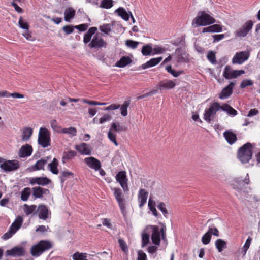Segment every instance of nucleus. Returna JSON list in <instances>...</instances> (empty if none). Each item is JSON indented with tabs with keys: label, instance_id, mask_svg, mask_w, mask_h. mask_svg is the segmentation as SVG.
Segmentation results:
<instances>
[{
	"label": "nucleus",
	"instance_id": "37",
	"mask_svg": "<svg viewBox=\"0 0 260 260\" xmlns=\"http://www.w3.org/2000/svg\"><path fill=\"white\" fill-rule=\"evenodd\" d=\"M176 53L177 54V59L179 62H186L187 59V55L186 53L181 52L180 49H177L175 51Z\"/></svg>",
	"mask_w": 260,
	"mask_h": 260
},
{
	"label": "nucleus",
	"instance_id": "5",
	"mask_svg": "<svg viewBox=\"0 0 260 260\" xmlns=\"http://www.w3.org/2000/svg\"><path fill=\"white\" fill-rule=\"evenodd\" d=\"M111 190L113 191V195L118 203L121 213L124 215L125 213L126 209V201L124 198V195L123 194L122 190L120 188L118 187L111 188Z\"/></svg>",
	"mask_w": 260,
	"mask_h": 260
},
{
	"label": "nucleus",
	"instance_id": "36",
	"mask_svg": "<svg viewBox=\"0 0 260 260\" xmlns=\"http://www.w3.org/2000/svg\"><path fill=\"white\" fill-rule=\"evenodd\" d=\"M32 194L35 198H41L43 197L44 190L47 189L42 188L40 187H35L32 188Z\"/></svg>",
	"mask_w": 260,
	"mask_h": 260
},
{
	"label": "nucleus",
	"instance_id": "47",
	"mask_svg": "<svg viewBox=\"0 0 260 260\" xmlns=\"http://www.w3.org/2000/svg\"><path fill=\"white\" fill-rule=\"evenodd\" d=\"M166 71L172 75L174 77H178L180 74H181L183 73V71H180L178 72H176L175 70H173L171 66H167L166 67Z\"/></svg>",
	"mask_w": 260,
	"mask_h": 260
},
{
	"label": "nucleus",
	"instance_id": "7",
	"mask_svg": "<svg viewBox=\"0 0 260 260\" xmlns=\"http://www.w3.org/2000/svg\"><path fill=\"white\" fill-rule=\"evenodd\" d=\"M20 167L19 162L17 160H4L1 164L0 168L4 172H11L17 170Z\"/></svg>",
	"mask_w": 260,
	"mask_h": 260
},
{
	"label": "nucleus",
	"instance_id": "39",
	"mask_svg": "<svg viewBox=\"0 0 260 260\" xmlns=\"http://www.w3.org/2000/svg\"><path fill=\"white\" fill-rule=\"evenodd\" d=\"M116 12L124 20L128 21L129 20V15L123 8L120 7L118 8Z\"/></svg>",
	"mask_w": 260,
	"mask_h": 260
},
{
	"label": "nucleus",
	"instance_id": "27",
	"mask_svg": "<svg viewBox=\"0 0 260 260\" xmlns=\"http://www.w3.org/2000/svg\"><path fill=\"white\" fill-rule=\"evenodd\" d=\"M96 27H90L87 32L85 34L83 38V42L85 44L90 42L92 36L95 33L97 30Z\"/></svg>",
	"mask_w": 260,
	"mask_h": 260
},
{
	"label": "nucleus",
	"instance_id": "55",
	"mask_svg": "<svg viewBox=\"0 0 260 260\" xmlns=\"http://www.w3.org/2000/svg\"><path fill=\"white\" fill-rule=\"evenodd\" d=\"M211 239V236L207 232L203 236L202 242L204 245L208 244Z\"/></svg>",
	"mask_w": 260,
	"mask_h": 260
},
{
	"label": "nucleus",
	"instance_id": "54",
	"mask_svg": "<svg viewBox=\"0 0 260 260\" xmlns=\"http://www.w3.org/2000/svg\"><path fill=\"white\" fill-rule=\"evenodd\" d=\"M207 57L208 60L212 64H215L216 63V56L214 52L209 51L208 53Z\"/></svg>",
	"mask_w": 260,
	"mask_h": 260
},
{
	"label": "nucleus",
	"instance_id": "43",
	"mask_svg": "<svg viewBox=\"0 0 260 260\" xmlns=\"http://www.w3.org/2000/svg\"><path fill=\"white\" fill-rule=\"evenodd\" d=\"M50 125L52 129L54 132L58 133H61L62 128L58 124V123L56 120L53 119L51 120L50 121Z\"/></svg>",
	"mask_w": 260,
	"mask_h": 260
},
{
	"label": "nucleus",
	"instance_id": "19",
	"mask_svg": "<svg viewBox=\"0 0 260 260\" xmlns=\"http://www.w3.org/2000/svg\"><path fill=\"white\" fill-rule=\"evenodd\" d=\"M176 84L171 80L165 79L160 81L158 85L159 90L171 89L175 87Z\"/></svg>",
	"mask_w": 260,
	"mask_h": 260
},
{
	"label": "nucleus",
	"instance_id": "62",
	"mask_svg": "<svg viewBox=\"0 0 260 260\" xmlns=\"http://www.w3.org/2000/svg\"><path fill=\"white\" fill-rule=\"evenodd\" d=\"M112 119V117L110 115L108 114H105L104 116L100 118L99 119V123L101 124H103L105 122L109 121L111 120Z\"/></svg>",
	"mask_w": 260,
	"mask_h": 260
},
{
	"label": "nucleus",
	"instance_id": "44",
	"mask_svg": "<svg viewBox=\"0 0 260 260\" xmlns=\"http://www.w3.org/2000/svg\"><path fill=\"white\" fill-rule=\"evenodd\" d=\"M24 211L26 215H29V214L32 213L36 209V205H28L27 204H25L24 205Z\"/></svg>",
	"mask_w": 260,
	"mask_h": 260
},
{
	"label": "nucleus",
	"instance_id": "64",
	"mask_svg": "<svg viewBox=\"0 0 260 260\" xmlns=\"http://www.w3.org/2000/svg\"><path fill=\"white\" fill-rule=\"evenodd\" d=\"M74 28L72 25H66L63 27L62 29L67 35H69L73 32Z\"/></svg>",
	"mask_w": 260,
	"mask_h": 260
},
{
	"label": "nucleus",
	"instance_id": "57",
	"mask_svg": "<svg viewBox=\"0 0 260 260\" xmlns=\"http://www.w3.org/2000/svg\"><path fill=\"white\" fill-rule=\"evenodd\" d=\"M166 51L165 48L156 46L153 48L152 55L162 54Z\"/></svg>",
	"mask_w": 260,
	"mask_h": 260
},
{
	"label": "nucleus",
	"instance_id": "35",
	"mask_svg": "<svg viewBox=\"0 0 260 260\" xmlns=\"http://www.w3.org/2000/svg\"><path fill=\"white\" fill-rule=\"evenodd\" d=\"M153 48L151 44H147L143 46L141 52L144 56H149L152 54Z\"/></svg>",
	"mask_w": 260,
	"mask_h": 260
},
{
	"label": "nucleus",
	"instance_id": "20",
	"mask_svg": "<svg viewBox=\"0 0 260 260\" xmlns=\"http://www.w3.org/2000/svg\"><path fill=\"white\" fill-rule=\"evenodd\" d=\"M37 211L39 218L43 220H46L48 218L49 213L51 214L47 207L44 205H39Z\"/></svg>",
	"mask_w": 260,
	"mask_h": 260
},
{
	"label": "nucleus",
	"instance_id": "30",
	"mask_svg": "<svg viewBox=\"0 0 260 260\" xmlns=\"http://www.w3.org/2000/svg\"><path fill=\"white\" fill-rule=\"evenodd\" d=\"M132 59L128 56L122 57L116 63V66L123 68L132 62Z\"/></svg>",
	"mask_w": 260,
	"mask_h": 260
},
{
	"label": "nucleus",
	"instance_id": "17",
	"mask_svg": "<svg viewBox=\"0 0 260 260\" xmlns=\"http://www.w3.org/2000/svg\"><path fill=\"white\" fill-rule=\"evenodd\" d=\"M148 192L144 189H140L138 194L139 207L142 208L146 203L148 198Z\"/></svg>",
	"mask_w": 260,
	"mask_h": 260
},
{
	"label": "nucleus",
	"instance_id": "58",
	"mask_svg": "<svg viewBox=\"0 0 260 260\" xmlns=\"http://www.w3.org/2000/svg\"><path fill=\"white\" fill-rule=\"evenodd\" d=\"M149 242V235L147 233H144L142 236V246L144 247Z\"/></svg>",
	"mask_w": 260,
	"mask_h": 260
},
{
	"label": "nucleus",
	"instance_id": "15",
	"mask_svg": "<svg viewBox=\"0 0 260 260\" xmlns=\"http://www.w3.org/2000/svg\"><path fill=\"white\" fill-rule=\"evenodd\" d=\"M84 162L89 168L95 171L100 170L101 168L100 161L93 157L85 158Z\"/></svg>",
	"mask_w": 260,
	"mask_h": 260
},
{
	"label": "nucleus",
	"instance_id": "29",
	"mask_svg": "<svg viewBox=\"0 0 260 260\" xmlns=\"http://www.w3.org/2000/svg\"><path fill=\"white\" fill-rule=\"evenodd\" d=\"M221 109L223 111L227 112L229 115L234 116L237 115V111L232 107L230 105L228 104H223L222 105H221Z\"/></svg>",
	"mask_w": 260,
	"mask_h": 260
},
{
	"label": "nucleus",
	"instance_id": "51",
	"mask_svg": "<svg viewBox=\"0 0 260 260\" xmlns=\"http://www.w3.org/2000/svg\"><path fill=\"white\" fill-rule=\"evenodd\" d=\"M140 42L135 41L132 40H127L125 41V45L133 49L137 48L138 45L139 44Z\"/></svg>",
	"mask_w": 260,
	"mask_h": 260
},
{
	"label": "nucleus",
	"instance_id": "38",
	"mask_svg": "<svg viewBox=\"0 0 260 260\" xmlns=\"http://www.w3.org/2000/svg\"><path fill=\"white\" fill-rule=\"evenodd\" d=\"M75 10L72 8L67 9L64 12V20L69 21L75 15Z\"/></svg>",
	"mask_w": 260,
	"mask_h": 260
},
{
	"label": "nucleus",
	"instance_id": "33",
	"mask_svg": "<svg viewBox=\"0 0 260 260\" xmlns=\"http://www.w3.org/2000/svg\"><path fill=\"white\" fill-rule=\"evenodd\" d=\"M215 247L219 252H221L226 247V242L221 239H218L215 242Z\"/></svg>",
	"mask_w": 260,
	"mask_h": 260
},
{
	"label": "nucleus",
	"instance_id": "63",
	"mask_svg": "<svg viewBox=\"0 0 260 260\" xmlns=\"http://www.w3.org/2000/svg\"><path fill=\"white\" fill-rule=\"evenodd\" d=\"M22 35L28 41H33L35 40V37L31 35V32L28 30H26Z\"/></svg>",
	"mask_w": 260,
	"mask_h": 260
},
{
	"label": "nucleus",
	"instance_id": "53",
	"mask_svg": "<svg viewBox=\"0 0 260 260\" xmlns=\"http://www.w3.org/2000/svg\"><path fill=\"white\" fill-rule=\"evenodd\" d=\"M118 243L121 249L125 253H127L128 252V249L124 240L122 239H119Z\"/></svg>",
	"mask_w": 260,
	"mask_h": 260
},
{
	"label": "nucleus",
	"instance_id": "25",
	"mask_svg": "<svg viewBox=\"0 0 260 260\" xmlns=\"http://www.w3.org/2000/svg\"><path fill=\"white\" fill-rule=\"evenodd\" d=\"M222 31V26L219 24H213L203 29L202 32H220Z\"/></svg>",
	"mask_w": 260,
	"mask_h": 260
},
{
	"label": "nucleus",
	"instance_id": "56",
	"mask_svg": "<svg viewBox=\"0 0 260 260\" xmlns=\"http://www.w3.org/2000/svg\"><path fill=\"white\" fill-rule=\"evenodd\" d=\"M18 24L20 27H21L22 29L26 30L29 29V25L28 23L25 21H24L22 17H20L19 18Z\"/></svg>",
	"mask_w": 260,
	"mask_h": 260
},
{
	"label": "nucleus",
	"instance_id": "50",
	"mask_svg": "<svg viewBox=\"0 0 260 260\" xmlns=\"http://www.w3.org/2000/svg\"><path fill=\"white\" fill-rule=\"evenodd\" d=\"M158 208L161 211V212L162 213L164 216L165 217H167V216L169 214L168 210L166 208V206L165 203L164 202H160L158 206Z\"/></svg>",
	"mask_w": 260,
	"mask_h": 260
},
{
	"label": "nucleus",
	"instance_id": "41",
	"mask_svg": "<svg viewBox=\"0 0 260 260\" xmlns=\"http://www.w3.org/2000/svg\"><path fill=\"white\" fill-rule=\"evenodd\" d=\"M30 195V189L29 187L25 188L21 192V199L23 201L28 200Z\"/></svg>",
	"mask_w": 260,
	"mask_h": 260
},
{
	"label": "nucleus",
	"instance_id": "48",
	"mask_svg": "<svg viewBox=\"0 0 260 260\" xmlns=\"http://www.w3.org/2000/svg\"><path fill=\"white\" fill-rule=\"evenodd\" d=\"M100 30L106 35H108L111 31V25L110 24H104L99 27Z\"/></svg>",
	"mask_w": 260,
	"mask_h": 260
},
{
	"label": "nucleus",
	"instance_id": "9",
	"mask_svg": "<svg viewBox=\"0 0 260 260\" xmlns=\"http://www.w3.org/2000/svg\"><path fill=\"white\" fill-rule=\"evenodd\" d=\"M245 73L244 70H233L229 66H226L223 73V77L226 79L236 78Z\"/></svg>",
	"mask_w": 260,
	"mask_h": 260
},
{
	"label": "nucleus",
	"instance_id": "6",
	"mask_svg": "<svg viewBox=\"0 0 260 260\" xmlns=\"http://www.w3.org/2000/svg\"><path fill=\"white\" fill-rule=\"evenodd\" d=\"M220 109H221V105L219 103L214 102L212 104L210 107L205 111L204 114V120L210 123L212 120L211 117L215 115Z\"/></svg>",
	"mask_w": 260,
	"mask_h": 260
},
{
	"label": "nucleus",
	"instance_id": "61",
	"mask_svg": "<svg viewBox=\"0 0 260 260\" xmlns=\"http://www.w3.org/2000/svg\"><path fill=\"white\" fill-rule=\"evenodd\" d=\"M74 175L73 173L70 171H63L61 173V175L60 176V180L62 182H63L65 180L66 178L69 177L71 176H73Z\"/></svg>",
	"mask_w": 260,
	"mask_h": 260
},
{
	"label": "nucleus",
	"instance_id": "18",
	"mask_svg": "<svg viewBox=\"0 0 260 260\" xmlns=\"http://www.w3.org/2000/svg\"><path fill=\"white\" fill-rule=\"evenodd\" d=\"M152 228V233L151 239L153 243L156 245L159 246L160 243V235L159 228L156 225L151 226Z\"/></svg>",
	"mask_w": 260,
	"mask_h": 260
},
{
	"label": "nucleus",
	"instance_id": "13",
	"mask_svg": "<svg viewBox=\"0 0 260 260\" xmlns=\"http://www.w3.org/2000/svg\"><path fill=\"white\" fill-rule=\"evenodd\" d=\"M235 84L236 81L231 82L228 85L222 90L219 94V98L220 99H225L230 97L233 93Z\"/></svg>",
	"mask_w": 260,
	"mask_h": 260
},
{
	"label": "nucleus",
	"instance_id": "2",
	"mask_svg": "<svg viewBox=\"0 0 260 260\" xmlns=\"http://www.w3.org/2000/svg\"><path fill=\"white\" fill-rule=\"evenodd\" d=\"M253 147L250 143H247L240 147L238 151L237 157L243 164L247 163L252 158Z\"/></svg>",
	"mask_w": 260,
	"mask_h": 260
},
{
	"label": "nucleus",
	"instance_id": "31",
	"mask_svg": "<svg viewBox=\"0 0 260 260\" xmlns=\"http://www.w3.org/2000/svg\"><path fill=\"white\" fill-rule=\"evenodd\" d=\"M58 166V161L56 158H54L52 162L48 164L50 171L54 174H57L59 173Z\"/></svg>",
	"mask_w": 260,
	"mask_h": 260
},
{
	"label": "nucleus",
	"instance_id": "45",
	"mask_svg": "<svg viewBox=\"0 0 260 260\" xmlns=\"http://www.w3.org/2000/svg\"><path fill=\"white\" fill-rule=\"evenodd\" d=\"M113 132H120L122 131H125L126 128L122 126H121L119 123H112L111 124V126L110 128Z\"/></svg>",
	"mask_w": 260,
	"mask_h": 260
},
{
	"label": "nucleus",
	"instance_id": "59",
	"mask_svg": "<svg viewBox=\"0 0 260 260\" xmlns=\"http://www.w3.org/2000/svg\"><path fill=\"white\" fill-rule=\"evenodd\" d=\"M82 101L83 103H87V104H88L89 105H105L106 104V103H101V102H97V101L88 100L86 99H82Z\"/></svg>",
	"mask_w": 260,
	"mask_h": 260
},
{
	"label": "nucleus",
	"instance_id": "26",
	"mask_svg": "<svg viewBox=\"0 0 260 260\" xmlns=\"http://www.w3.org/2000/svg\"><path fill=\"white\" fill-rule=\"evenodd\" d=\"M162 59V57L151 58L149 61L142 65V68L145 69L148 68L154 67L158 64Z\"/></svg>",
	"mask_w": 260,
	"mask_h": 260
},
{
	"label": "nucleus",
	"instance_id": "1",
	"mask_svg": "<svg viewBox=\"0 0 260 260\" xmlns=\"http://www.w3.org/2000/svg\"><path fill=\"white\" fill-rule=\"evenodd\" d=\"M215 19L204 11L198 12L197 16L193 19L192 25L194 27L207 26L214 24Z\"/></svg>",
	"mask_w": 260,
	"mask_h": 260
},
{
	"label": "nucleus",
	"instance_id": "23",
	"mask_svg": "<svg viewBox=\"0 0 260 260\" xmlns=\"http://www.w3.org/2000/svg\"><path fill=\"white\" fill-rule=\"evenodd\" d=\"M51 180L46 177H40L33 178L30 180V183L31 184H38L40 185L44 186L49 184Z\"/></svg>",
	"mask_w": 260,
	"mask_h": 260
},
{
	"label": "nucleus",
	"instance_id": "60",
	"mask_svg": "<svg viewBox=\"0 0 260 260\" xmlns=\"http://www.w3.org/2000/svg\"><path fill=\"white\" fill-rule=\"evenodd\" d=\"M253 84V82L251 80L245 79L242 81L241 83L240 87L241 88H244L248 86H251Z\"/></svg>",
	"mask_w": 260,
	"mask_h": 260
},
{
	"label": "nucleus",
	"instance_id": "11",
	"mask_svg": "<svg viewBox=\"0 0 260 260\" xmlns=\"http://www.w3.org/2000/svg\"><path fill=\"white\" fill-rule=\"evenodd\" d=\"M88 46L91 48L98 49L102 47L106 48L107 43L101 38L98 34L93 36V39L88 44Z\"/></svg>",
	"mask_w": 260,
	"mask_h": 260
},
{
	"label": "nucleus",
	"instance_id": "32",
	"mask_svg": "<svg viewBox=\"0 0 260 260\" xmlns=\"http://www.w3.org/2000/svg\"><path fill=\"white\" fill-rule=\"evenodd\" d=\"M77 155V152L73 150H69L67 152H64L62 161L64 164L67 161L70 160Z\"/></svg>",
	"mask_w": 260,
	"mask_h": 260
},
{
	"label": "nucleus",
	"instance_id": "46",
	"mask_svg": "<svg viewBox=\"0 0 260 260\" xmlns=\"http://www.w3.org/2000/svg\"><path fill=\"white\" fill-rule=\"evenodd\" d=\"M73 259L74 260H87V254L85 253H79L77 252L73 254Z\"/></svg>",
	"mask_w": 260,
	"mask_h": 260
},
{
	"label": "nucleus",
	"instance_id": "10",
	"mask_svg": "<svg viewBox=\"0 0 260 260\" xmlns=\"http://www.w3.org/2000/svg\"><path fill=\"white\" fill-rule=\"evenodd\" d=\"M116 181L120 184L124 192L128 191V187L127 184L128 179L126 177V172L124 171H121L119 172L116 177Z\"/></svg>",
	"mask_w": 260,
	"mask_h": 260
},
{
	"label": "nucleus",
	"instance_id": "49",
	"mask_svg": "<svg viewBox=\"0 0 260 260\" xmlns=\"http://www.w3.org/2000/svg\"><path fill=\"white\" fill-rule=\"evenodd\" d=\"M113 6L112 0H102L101 2L100 7L105 9H109Z\"/></svg>",
	"mask_w": 260,
	"mask_h": 260
},
{
	"label": "nucleus",
	"instance_id": "8",
	"mask_svg": "<svg viewBox=\"0 0 260 260\" xmlns=\"http://www.w3.org/2000/svg\"><path fill=\"white\" fill-rule=\"evenodd\" d=\"M253 23L251 20H248L245 22L242 27L236 30L235 32V36L237 37H244L252 28Z\"/></svg>",
	"mask_w": 260,
	"mask_h": 260
},
{
	"label": "nucleus",
	"instance_id": "3",
	"mask_svg": "<svg viewBox=\"0 0 260 260\" xmlns=\"http://www.w3.org/2000/svg\"><path fill=\"white\" fill-rule=\"evenodd\" d=\"M52 247V244L49 241L42 240L31 247L30 252L32 256L39 257Z\"/></svg>",
	"mask_w": 260,
	"mask_h": 260
},
{
	"label": "nucleus",
	"instance_id": "42",
	"mask_svg": "<svg viewBox=\"0 0 260 260\" xmlns=\"http://www.w3.org/2000/svg\"><path fill=\"white\" fill-rule=\"evenodd\" d=\"M61 133L67 134L71 136H75L77 134V130L75 127H73L63 128L62 129Z\"/></svg>",
	"mask_w": 260,
	"mask_h": 260
},
{
	"label": "nucleus",
	"instance_id": "24",
	"mask_svg": "<svg viewBox=\"0 0 260 260\" xmlns=\"http://www.w3.org/2000/svg\"><path fill=\"white\" fill-rule=\"evenodd\" d=\"M223 136L230 145L233 144L237 140L236 135L230 130L225 131L223 133Z\"/></svg>",
	"mask_w": 260,
	"mask_h": 260
},
{
	"label": "nucleus",
	"instance_id": "21",
	"mask_svg": "<svg viewBox=\"0 0 260 260\" xmlns=\"http://www.w3.org/2000/svg\"><path fill=\"white\" fill-rule=\"evenodd\" d=\"M49 157H45L38 160L36 164L31 167L32 171L44 170V166L48 162Z\"/></svg>",
	"mask_w": 260,
	"mask_h": 260
},
{
	"label": "nucleus",
	"instance_id": "40",
	"mask_svg": "<svg viewBox=\"0 0 260 260\" xmlns=\"http://www.w3.org/2000/svg\"><path fill=\"white\" fill-rule=\"evenodd\" d=\"M130 105V101H125L124 102L122 105L120 107L121 114L123 116H126L127 115V108Z\"/></svg>",
	"mask_w": 260,
	"mask_h": 260
},
{
	"label": "nucleus",
	"instance_id": "12",
	"mask_svg": "<svg viewBox=\"0 0 260 260\" xmlns=\"http://www.w3.org/2000/svg\"><path fill=\"white\" fill-rule=\"evenodd\" d=\"M249 55V53L247 51L237 52L232 59V63L233 64H242L248 59Z\"/></svg>",
	"mask_w": 260,
	"mask_h": 260
},
{
	"label": "nucleus",
	"instance_id": "28",
	"mask_svg": "<svg viewBox=\"0 0 260 260\" xmlns=\"http://www.w3.org/2000/svg\"><path fill=\"white\" fill-rule=\"evenodd\" d=\"M23 222V219L22 217L18 216L15 219L14 222L11 224L10 227V230H12L13 233H16L21 226Z\"/></svg>",
	"mask_w": 260,
	"mask_h": 260
},
{
	"label": "nucleus",
	"instance_id": "4",
	"mask_svg": "<svg viewBox=\"0 0 260 260\" xmlns=\"http://www.w3.org/2000/svg\"><path fill=\"white\" fill-rule=\"evenodd\" d=\"M38 144L43 148L51 145L50 132L45 127H41L39 129Z\"/></svg>",
	"mask_w": 260,
	"mask_h": 260
},
{
	"label": "nucleus",
	"instance_id": "16",
	"mask_svg": "<svg viewBox=\"0 0 260 260\" xmlns=\"http://www.w3.org/2000/svg\"><path fill=\"white\" fill-rule=\"evenodd\" d=\"M32 151V146L29 144H26L20 148L18 152V155L21 158L28 157L31 155Z\"/></svg>",
	"mask_w": 260,
	"mask_h": 260
},
{
	"label": "nucleus",
	"instance_id": "34",
	"mask_svg": "<svg viewBox=\"0 0 260 260\" xmlns=\"http://www.w3.org/2000/svg\"><path fill=\"white\" fill-rule=\"evenodd\" d=\"M33 130L30 127H25L23 128L22 140L26 141L28 140L32 135Z\"/></svg>",
	"mask_w": 260,
	"mask_h": 260
},
{
	"label": "nucleus",
	"instance_id": "52",
	"mask_svg": "<svg viewBox=\"0 0 260 260\" xmlns=\"http://www.w3.org/2000/svg\"><path fill=\"white\" fill-rule=\"evenodd\" d=\"M108 137L109 139L115 144V145L118 146V144L116 140V135L110 129L108 133Z\"/></svg>",
	"mask_w": 260,
	"mask_h": 260
},
{
	"label": "nucleus",
	"instance_id": "22",
	"mask_svg": "<svg viewBox=\"0 0 260 260\" xmlns=\"http://www.w3.org/2000/svg\"><path fill=\"white\" fill-rule=\"evenodd\" d=\"M75 149L83 155H89L91 153L90 146L85 143L76 145Z\"/></svg>",
	"mask_w": 260,
	"mask_h": 260
},
{
	"label": "nucleus",
	"instance_id": "14",
	"mask_svg": "<svg viewBox=\"0 0 260 260\" xmlns=\"http://www.w3.org/2000/svg\"><path fill=\"white\" fill-rule=\"evenodd\" d=\"M5 254L6 256H22L25 255V251L23 247L15 246L10 250H6Z\"/></svg>",
	"mask_w": 260,
	"mask_h": 260
}]
</instances>
